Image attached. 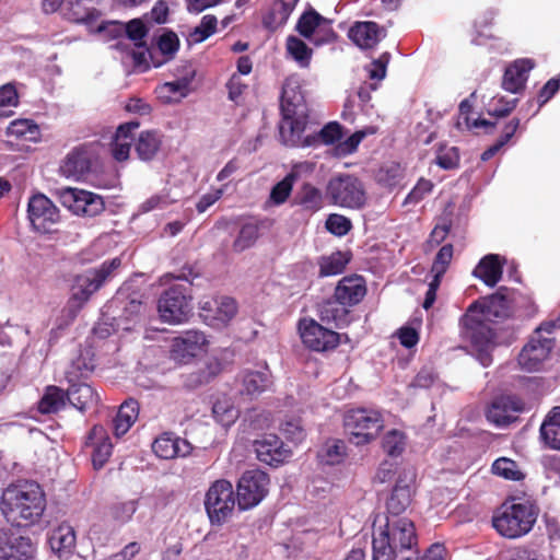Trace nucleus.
<instances>
[{"instance_id":"f257e3e1","label":"nucleus","mask_w":560,"mask_h":560,"mask_svg":"<svg viewBox=\"0 0 560 560\" xmlns=\"http://www.w3.org/2000/svg\"><path fill=\"white\" fill-rule=\"evenodd\" d=\"M46 509V495L40 485L33 480H20L2 492L0 512L8 523L30 526L39 522Z\"/></svg>"},{"instance_id":"f03ea898","label":"nucleus","mask_w":560,"mask_h":560,"mask_svg":"<svg viewBox=\"0 0 560 560\" xmlns=\"http://www.w3.org/2000/svg\"><path fill=\"white\" fill-rule=\"evenodd\" d=\"M416 545V528L410 520L387 517L385 526L373 536L372 560H395Z\"/></svg>"},{"instance_id":"7ed1b4c3","label":"nucleus","mask_w":560,"mask_h":560,"mask_svg":"<svg viewBox=\"0 0 560 560\" xmlns=\"http://www.w3.org/2000/svg\"><path fill=\"white\" fill-rule=\"evenodd\" d=\"M121 265L120 258L116 257L104 261L97 268H91L73 278L71 294L63 308L67 323L73 322L91 296L98 291L103 284L113 277L114 271Z\"/></svg>"},{"instance_id":"20e7f679","label":"nucleus","mask_w":560,"mask_h":560,"mask_svg":"<svg viewBox=\"0 0 560 560\" xmlns=\"http://www.w3.org/2000/svg\"><path fill=\"white\" fill-rule=\"evenodd\" d=\"M280 110L282 119L279 125L281 138H298L307 126V114L305 98L298 80L287 79L282 85L280 98Z\"/></svg>"},{"instance_id":"39448f33","label":"nucleus","mask_w":560,"mask_h":560,"mask_svg":"<svg viewBox=\"0 0 560 560\" xmlns=\"http://www.w3.org/2000/svg\"><path fill=\"white\" fill-rule=\"evenodd\" d=\"M538 516V509L530 502H504L492 516V526L499 535L517 539L528 534Z\"/></svg>"},{"instance_id":"423d86ee","label":"nucleus","mask_w":560,"mask_h":560,"mask_svg":"<svg viewBox=\"0 0 560 560\" xmlns=\"http://www.w3.org/2000/svg\"><path fill=\"white\" fill-rule=\"evenodd\" d=\"M191 299V283L187 280L171 285L159 299L158 310L161 319L168 324L186 322L192 311Z\"/></svg>"},{"instance_id":"0eeeda50","label":"nucleus","mask_w":560,"mask_h":560,"mask_svg":"<svg viewBox=\"0 0 560 560\" xmlns=\"http://www.w3.org/2000/svg\"><path fill=\"white\" fill-rule=\"evenodd\" d=\"M93 368L92 363H86L83 359L78 358L72 361L66 372L67 380L70 383L67 389V400L81 412L96 407L100 399L98 394L91 385L77 382L80 377H84L92 372Z\"/></svg>"},{"instance_id":"6e6552de","label":"nucleus","mask_w":560,"mask_h":560,"mask_svg":"<svg viewBox=\"0 0 560 560\" xmlns=\"http://www.w3.org/2000/svg\"><path fill=\"white\" fill-rule=\"evenodd\" d=\"M326 197L335 206L359 210L366 203V192L362 182L350 174H340L329 179Z\"/></svg>"},{"instance_id":"1a4fd4ad","label":"nucleus","mask_w":560,"mask_h":560,"mask_svg":"<svg viewBox=\"0 0 560 560\" xmlns=\"http://www.w3.org/2000/svg\"><path fill=\"white\" fill-rule=\"evenodd\" d=\"M101 168L98 152L93 143L74 148L60 166L62 175L74 180L92 182Z\"/></svg>"},{"instance_id":"9d476101","label":"nucleus","mask_w":560,"mask_h":560,"mask_svg":"<svg viewBox=\"0 0 560 560\" xmlns=\"http://www.w3.org/2000/svg\"><path fill=\"white\" fill-rule=\"evenodd\" d=\"M381 413L373 409L359 408L345 415L343 425L349 440L355 445H363L376 438L383 428Z\"/></svg>"},{"instance_id":"9b49d317","label":"nucleus","mask_w":560,"mask_h":560,"mask_svg":"<svg viewBox=\"0 0 560 560\" xmlns=\"http://www.w3.org/2000/svg\"><path fill=\"white\" fill-rule=\"evenodd\" d=\"M237 498L233 485L226 479L215 480L208 489L205 508L211 524L221 525L232 515Z\"/></svg>"},{"instance_id":"f8f14e48","label":"nucleus","mask_w":560,"mask_h":560,"mask_svg":"<svg viewBox=\"0 0 560 560\" xmlns=\"http://www.w3.org/2000/svg\"><path fill=\"white\" fill-rule=\"evenodd\" d=\"M269 476L259 469L246 470L236 486L237 506L241 511L258 505L268 492Z\"/></svg>"},{"instance_id":"ddd939ff","label":"nucleus","mask_w":560,"mask_h":560,"mask_svg":"<svg viewBox=\"0 0 560 560\" xmlns=\"http://www.w3.org/2000/svg\"><path fill=\"white\" fill-rule=\"evenodd\" d=\"M60 202L77 215L96 217L105 209L103 198L93 192L63 187L57 190Z\"/></svg>"},{"instance_id":"4468645a","label":"nucleus","mask_w":560,"mask_h":560,"mask_svg":"<svg viewBox=\"0 0 560 560\" xmlns=\"http://www.w3.org/2000/svg\"><path fill=\"white\" fill-rule=\"evenodd\" d=\"M555 346V338L540 330L538 326L529 341L523 347L518 354V364L527 372L537 371L542 362L549 357Z\"/></svg>"},{"instance_id":"2eb2a0df","label":"nucleus","mask_w":560,"mask_h":560,"mask_svg":"<svg viewBox=\"0 0 560 560\" xmlns=\"http://www.w3.org/2000/svg\"><path fill=\"white\" fill-rule=\"evenodd\" d=\"M299 330L305 347L317 352L335 349L340 342L338 332L325 328L314 319H302Z\"/></svg>"},{"instance_id":"dca6fc26","label":"nucleus","mask_w":560,"mask_h":560,"mask_svg":"<svg viewBox=\"0 0 560 560\" xmlns=\"http://www.w3.org/2000/svg\"><path fill=\"white\" fill-rule=\"evenodd\" d=\"M477 303H472L460 319L462 336L480 351H485L493 341L494 334L486 319L477 315Z\"/></svg>"},{"instance_id":"f3484780","label":"nucleus","mask_w":560,"mask_h":560,"mask_svg":"<svg viewBox=\"0 0 560 560\" xmlns=\"http://www.w3.org/2000/svg\"><path fill=\"white\" fill-rule=\"evenodd\" d=\"M27 218L34 230L47 233L59 221V210L54 202L43 194L32 196L27 203Z\"/></svg>"},{"instance_id":"a211bd4d","label":"nucleus","mask_w":560,"mask_h":560,"mask_svg":"<svg viewBox=\"0 0 560 560\" xmlns=\"http://www.w3.org/2000/svg\"><path fill=\"white\" fill-rule=\"evenodd\" d=\"M34 548L30 537L11 527L0 528V560H31Z\"/></svg>"},{"instance_id":"6ab92c4d","label":"nucleus","mask_w":560,"mask_h":560,"mask_svg":"<svg viewBox=\"0 0 560 560\" xmlns=\"http://www.w3.org/2000/svg\"><path fill=\"white\" fill-rule=\"evenodd\" d=\"M206 336L203 332L188 330L175 337L171 345V359L179 364H187L194 358L206 351Z\"/></svg>"},{"instance_id":"aec40b11","label":"nucleus","mask_w":560,"mask_h":560,"mask_svg":"<svg viewBox=\"0 0 560 560\" xmlns=\"http://www.w3.org/2000/svg\"><path fill=\"white\" fill-rule=\"evenodd\" d=\"M66 16L71 22L84 24L91 32L104 33L113 27L110 34L116 37L121 32V25L116 22H102L95 26L101 16V12L95 8H84L81 0H72L69 2Z\"/></svg>"},{"instance_id":"412c9836","label":"nucleus","mask_w":560,"mask_h":560,"mask_svg":"<svg viewBox=\"0 0 560 560\" xmlns=\"http://www.w3.org/2000/svg\"><path fill=\"white\" fill-rule=\"evenodd\" d=\"M257 458L269 465L279 466L288 460L292 452L276 434H265L254 442Z\"/></svg>"},{"instance_id":"4be33fe9","label":"nucleus","mask_w":560,"mask_h":560,"mask_svg":"<svg viewBox=\"0 0 560 560\" xmlns=\"http://www.w3.org/2000/svg\"><path fill=\"white\" fill-rule=\"evenodd\" d=\"M523 409L524 402L516 396H500L492 400L486 416L497 427H506L517 419Z\"/></svg>"},{"instance_id":"5701e85b","label":"nucleus","mask_w":560,"mask_h":560,"mask_svg":"<svg viewBox=\"0 0 560 560\" xmlns=\"http://www.w3.org/2000/svg\"><path fill=\"white\" fill-rule=\"evenodd\" d=\"M85 446L92 447V463L95 469L102 468L113 452V443L103 425H94L85 439Z\"/></svg>"},{"instance_id":"b1692460","label":"nucleus","mask_w":560,"mask_h":560,"mask_svg":"<svg viewBox=\"0 0 560 560\" xmlns=\"http://www.w3.org/2000/svg\"><path fill=\"white\" fill-rule=\"evenodd\" d=\"M387 32L373 21L355 22L349 30V38L361 49H373Z\"/></svg>"},{"instance_id":"393cba45","label":"nucleus","mask_w":560,"mask_h":560,"mask_svg":"<svg viewBox=\"0 0 560 560\" xmlns=\"http://www.w3.org/2000/svg\"><path fill=\"white\" fill-rule=\"evenodd\" d=\"M366 294L364 279L360 276L343 277L335 289L334 298L342 305L354 306Z\"/></svg>"},{"instance_id":"a878e982","label":"nucleus","mask_w":560,"mask_h":560,"mask_svg":"<svg viewBox=\"0 0 560 560\" xmlns=\"http://www.w3.org/2000/svg\"><path fill=\"white\" fill-rule=\"evenodd\" d=\"M503 290L506 289L500 288L497 293L483 299L481 302H476L478 304L476 314L488 322H498L509 317L511 307L509 300L502 294Z\"/></svg>"},{"instance_id":"bb28decb","label":"nucleus","mask_w":560,"mask_h":560,"mask_svg":"<svg viewBox=\"0 0 560 560\" xmlns=\"http://www.w3.org/2000/svg\"><path fill=\"white\" fill-rule=\"evenodd\" d=\"M377 131L374 126H368L348 136L349 130L345 129L338 121H329L318 132L306 136L303 140H363Z\"/></svg>"},{"instance_id":"cd10ccee","label":"nucleus","mask_w":560,"mask_h":560,"mask_svg":"<svg viewBox=\"0 0 560 560\" xmlns=\"http://www.w3.org/2000/svg\"><path fill=\"white\" fill-rule=\"evenodd\" d=\"M377 131L374 126H368L348 136L349 130L345 129L338 121H329L318 132L306 136L303 140H363Z\"/></svg>"},{"instance_id":"c85d7f7f","label":"nucleus","mask_w":560,"mask_h":560,"mask_svg":"<svg viewBox=\"0 0 560 560\" xmlns=\"http://www.w3.org/2000/svg\"><path fill=\"white\" fill-rule=\"evenodd\" d=\"M534 66V61L528 58L517 59L512 62L504 71L502 88L514 94L524 90L528 73Z\"/></svg>"},{"instance_id":"c756f323","label":"nucleus","mask_w":560,"mask_h":560,"mask_svg":"<svg viewBox=\"0 0 560 560\" xmlns=\"http://www.w3.org/2000/svg\"><path fill=\"white\" fill-rule=\"evenodd\" d=\"M152 450L160 458L172 459L187 456L190 454L191 446L186 440L165 433L155 439Z\"/></svg>"},{"instance_id":"7c9ffc66","label":"nucleus","mask_w":560,"mask_h":560,"mask_svg":"<svg viewBox=\"0 0 560 560\" xmlns=\"http://www.w3.org/2000/svg\"><path fill=\"white\" fill-rule=\"evenodd\" d=\"M51 550L60 558H68L75 548V533L69 524L54 528L48 538Z\"/></svg>"},{"instance_id":"2f4dec72","label":"nucleus","mask_w":560,"mask_h":560,"mask_svg":"<svg viewBox=\"0 0 560 560\" xmlns=\"http://www.w3.org/2000/svg\"><path fill=\"white\" fill-rule=\"evenodd\" d=\"M503 266L501 256L488 254L480 259L475 267L472 275L480 279L486 285L493 288L501 280Z\"/></svg>"},{"instance_id":"473e14b6","label":"nucleus","mask_w":560,"mask_h":560,"mask_svg":"<svg viewBox=\"0 0 560 560\" xmlns=\"http://www.w3.org/2000/svg\"><path fill=\"white\" fill-rule=\"evenodd\" d=\"M472 105L468 98L463 100L458 106V117L456 120V128L460 131H471L475 135H479V130L483 129L486 133L497 127L498 124H493L483 118L471 119Z\"/></svg>"},{"instance_id":"72a5a7b5","label":"nucleus","mask_w":560,"mask_h":560,"mask_svg":"<svg viewBox=\"0 0 560 560\" xmlns=\"http://www.w3.org/2000/svg\"><path fill=\"white\" fill-rule=\"evenodd\" d=\"M139 415L138 401L129 398L125 400L113 420V429L116 438L125 435L135 423Z\"/></svg>"},{"instance_id":"f704fd0d","label":"nucleus","mask_w":560,"mask_h":560,"mask_svg":"<svg viewBox=\"0 0 560 560\" xmlns=\"http://www.w3.org/2000/svg\"><path fill=\"white\" fill-rule=\"evenodd\" d=\"M539 431L546 446L560 451V406L553 407L547 413Z\"/></svg>"},{"instance_id":"c9c22d12","label":"nucleus","mask_w":560,"mask_h":560,"mask_svg":"<svg viewBox=\"0 0 560 560\" xmlns=\"http://www.w3.org/2000/svg\"><path fill=\"white\" fill-rule=\"evenodd\" d=\"M260 235L259 224L248 220L240 224L232 243V252L240 254L252 248Z\"/></svg>"},{"instance_id":"e433bc0d","label":"nucleus","mask_w":560,"mask_h":560,"mask_svg":"<svg viewBox=\"0 0 560 560\" xmlns=\"http://www.w3.org/2000/svg\"><path fill=\"white\" fill-rule=\"evenodd\" d=\"M350 261V254L346 252H334L329 255L320 256L317 259L319 267L318 277L326 278L337 276L343 272Z\"/></svg>"},{"instance_id":"4c0bfd02","label":"nucleus","mask_w":560,"mask_h":560,"mask_svg":"<svg viewBox=\"0 0 560 560\" xmlns=\"http://www.w3.org/2000/svg\"><path fill=\"white\" fill-rule=\"evenodd\" d=\"M242 393L256 396L270 387L271 375L267 368L262 371H245L242 374Z\"/></svg>"},{"instance_id":"58836bf2","label":"nucleus","mask_w":560,"mask_h":560,"mask_svg":"<svg viewBox=\"0 0 560 560\" xmlns=\"http://www.w3.org/2000/svg\"><path fill=\"white\" fill-rule=\"evenodd\" d=\"M319 316L323 322L332 323L337 328H342L349 324V307L334 298L320 305Z\"/></svg>"},{"instance_id":"ea45409f","label":"nucleus","mask_w":560,"mask_h":560,"mask_svg":"<svg viewBox=\"0 0 560 560\" xmlns=\"http://www.w3.org/2000/svg\"><path fill=\"white\" fill-rule=\"evenodd\" d=\"M405 176V167L394 161L383 163L375 173V180L382 187L392 189L398 186Z\"/></svg>"},{"instance_id":"a19ab883","label":"nucleus","mask_w":560,"mask_h":560,"mask_svg":"<svg viewBox=\"0 0 560 560\" xmlns=\"http://www.w3.org/2000/svg\"><path fill=\"white\" fill-rule=\"evenodd\" d=\"M411 502V490L407 485H400L397 482L394 487L390 497L387 500V511L392 517L398 518L397 516L402 513Z\"/></svg>"},{"instance_id":"79ce46f5","label":"nucleus","mask_w":560,"mask_h":560,"mask_svg":"<svg viewBox=\"0 0 560 560\" xmlns=\"http://www.w3.org/2000/svg\"><path fill=\"white\" fill-rule=\"evenodd\" d=\"M67 392L57 386H48L38 404L42 413H55L66 406Z\"/></svg>"},{"instance_id":"37998d69","label":"nucleus","mask_w":560,"mask_h":560,"mask_svg":"<svg viewBox=\"0 0 560 560\" xmlns=\"http://www.w3.org/2000/svg\"><path fill=\"white\" fill-rule=\"evenodd\" d=\"M285 48L300 67L307 68L310 66L313 50L301 38L290 35L287 38Z\"/></svg>"},{"instance_id":"c03bdc74","label":"nucleus","mask_w":560,"mask_h":560,"mask_svg":"<svg viewBox=\"0 0 560 560\" xmlns=\"http://www.w3.org/2000/svg\"><path fill=\"white\" fill-rule=\"evenodd\" d=\"M7 135L23 140H38L39 127L31 119H16L8 126Z\"/></svg>"},{"instance_id":"a18cd8bd","label":"nucleus","mask_w":560,"mask_h":560,"mask_svg":"<svg viewBox=\"0 0 560 560\" xmlns=\"http://www.w3.org/2000/svg\"><path fill=\"white\" fill-rule=\"evenodd\" d=\"M212 415L222 427L232 425L238 417L237 409L228 398L218 399L212 406Z\"/></svg>"},{"instance_id":"49530a36","label":"nucleus","mask_w":560,"mask_h":560,"mask_svg":"<svg viewBox=\"0 0 560 560\" xmlns=\"http://www.w3.org/2000/svg\"><path fill=\"white\" fill-rule=\"evenodd\" d=\"M323 22H325V18L314 9H310L300 16L295 28L301 36L311 39L319 24Z\"/></svg>"},{"instance_id":"de8ad7c7","label":"nucleus","mask_w":560,"mask_h":560,"mask_svg":"<svg viewBox=\"0 0 560 560\" xmlns=\"http://www.w3.org/2000/svg\"><path fill=\"white\" fill-rule=\"evenodd\" d=\"M219 365L217 363L207 364L187 375H185L184 385L194 389L201 385L208 384L218 373Z\"/></svg>"},{"instance_id":"09e8293b","label":"nucleus","mask_w":560,"mask_h":560,"mask_svg":"<svg viewBox=\"0 0 560 560\" xmlns=\"http://www.w3.org/2000/svg\"><path fill=\"white\" fill-rule=\"evenodd\" d=\"M435 163L443 170L457 168L459 165L458 148L441 143L436 150Z\"/></svg>"},{"instance_id":"8fccbe9b","label":"nucleus","mask_w":560,"mask_h":560,"mask_svg":"<svg viewBox=\"0 0 560 560\" xmlns=\"http://www.w3.org/2000/svg\"><path fill=\"white\" fill-rule=\"evenodd\" d=\"M491 470L494 475L503 477L508 480H521L523 474L518 470L517 464L506 457H501L494 460Z\"/></svg>"},{"instance_id":"3c124183","label":"nucleus","mask_w":560,"mask_h":560,"mask_svg":"<svg viewBox=\"0 0 560 560\" xmlns=\"http://www.w3.org/2000/svg\"><path fill=\"white\" fill-rule=\"evenodd\" d=\"M218 20L212 14L203 15L200 24L190 32L189 37L194 43H201L217 31Z\"/></svg>"},{"instance_id":"603ef678","label":"nucleus","mask_w":560,"mask_h":560,"mask_svg":"<svg viewBox=\"0 0 560 560\" xmlns=\"http://www.w3.org/2000/svg\"><path fill=\"white\" fill-rule=\"evenodd\" d=\"M382 445L387 455L397 457L401 455L405 450V435L398 430H392L383 438Z\"/></svg>"},{"instance_id":"864d4df0","label":"nucleus","mask_w":560,"mask_h":560,"mask_svg":"<svg viewBox=\"0 0 560 560\" xmlns=\"http://www.w3.org/2000/svg\"><path fill=\"white\" fill-rule=\"evenodd\" d=\"M323 196L322 191L312 186L305 184L300 192V203L307 210L316 211L322 207Z\"/></svg>"},{"instance_id":"5fc2aeb1","label":"nucleus","mask_w":560,"mask_h":560,"mask_svg":"<svg viewBox=\"0 0 560 560\" xmlns=\"http://www.w3.org/2000/svg\"><path fill=\"white\" fill-rule=\"evenodd\" d=\"M294 179L295 175L293 173H289L282 180L272 187L270 191V199L273 203L281 205L288 199L292 191Z\"/></svg>"},{"instance_id":"6e6d98bb","label":"nucleus","mask_w":560,"mask_h":560,"mask_svg":"<svg viewBox=\"0 0 560 560\" xmlns=\"http://www.w3.org/2000/svg\"><path fill=\"white\" fill-rule=\"evenodd\" d=\"M214 317L222 323L231 320L237 312L235 300L229 296H221L214 300Z\"/></svg>"},{"instance_id":"4d7b16f0","label":"nucleus","mask_w":560,"mask_h":560,"mask_svg":"<svg viewBox=\"0 0 560 560\" xmlns=\"http://www.w3.org/2000/svg\"><path fill=\"white\" fill-rule=\"evenodd\" d=\"M345 455V445L341 441H335L331 444H327L324 450L319 453L322 463L326 465L339 464Z\"/></svg>"},{"instance_id":"13d9d810","label":"nucleus","mask_w":560,"mask_h":560,"mask_svg":"<svg viewBox=\"0 0 560 560\" xmlns=\"http://www.w3.org/2000/svg\"><path fill=\"white\" fill-rule=\"evenodd\" d=\"M326 229L336 236L346 235L352 228L350 219L338 213L328 215L325 222Z\"/></svg>"},{"instance_id":"bf43d9fd","label":"nucleus","mask_w":560,"mask_h":560,"mask_svg":"<svg viewBox=\"0 0 560 560\" xmlns=\"http://www.w3.org/2000/svg\"><path fill=\"white\" fill-rule=\"evenodd\" d=\"M125 32L129 39L135 42V46L138 48H144L145 44L143 38L148 34V28L144 23L139 19H133L125 25Z\"/></svg>"},{"instance_id":"052dcab7","label":"nucleus","mask_w":560,"mask_h":560,"mask_svg":"<svg viewBox=\"0 0 560 560\" xmlns=\"http://www.w3.org/2000/svg\"><path fill=\"white\" fill-rule=\"evenodd\" d=\"M453 245H443L435 255L431 272L445 273L453 258Z\"/></svg>"},{"instance_id":"680f3d73","label":"nucleus","mask_w":560,"mask_h":560,"mask_svg":"<svg viewBox=\"0 0 560 560\" xmlns=\"http://www.w3.org/2000/svg\"><path fill=\"white\" fill-rule=\"evenodd\" d=\"M281 431L285 438L294 443L301 442L305 438V431L298 418H290L281 424Z\"/></svg>"},{"instance_id":"e2e57ef3","label":"nucleus","mask_w":560,"mask_h":560,"mask_svg":"<svg viewBox=\"0 0 560 560\" xmlns=\"http://www.w3.org/2000/svg\"><path fill=\"white\" fill-rule=\"evenodd\" d=\"M337 38V33L332 30L330 22L325 19L320 23L312 38L310 39L315 46L334 43Z\"/></svg>"},{"instance_id":"0e129e2a","label":"nucleus","mask_w":560,"mask_h":560,"mask_svg":"<svg viewBox=\"0 0 560 560\" xmlns=\"http://www.w3.org/2000/svg\"><path fill=\"white\" fill-rule=\"evenodd\" d=\"M137 508L138 506L136 500L120 502L113 506L112 514L117 521L126 523L131 520L132 515L137 511Z\"/></svg>"},{"instance_id":"69168bd1","label":"nucleus","mask_w":560,"mask_h":560,"mask_svg":"<svg viewBox=\"0 0 560 560\" xmlns=\"http://www.w3.org/2000/svg\"><path fill=\"white\" fill-rule=\"evenodd\" d=\"M158 46L164 56L172 57L179 48V39L174 32L170 31L160 36Z\"/></svg>"},{"instance_id":"338daca9","label":"nucleus","mask_w":560,"mask_h":560,"mask_svg":"<svg viewBox=\"0 0 560 560\" xmlns=\"http://www.w3.org/2000/svg\"><path fill=\"white\" fill-rule=\"evenodd\" d=\"M560 90V73L557 77L549 79L544 86L539 90L537 102L539 106L545 105L551 100Z\"/></svg>"},{"instance_id":"774afa93","label":"nucleus","mask_w":560,"mask_h":560,"mask_svg":"<svg viewBox=\"0 0 560 560\" xmlns=\"http://www.w3.org/2000/svg\"><path fill=\"white\" fill-rule=\"evenodd\" d=\"M510 560H547V558L534 547H521L514 550Z\"/></svg>"}]
</instances>
